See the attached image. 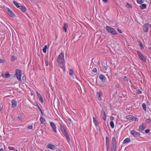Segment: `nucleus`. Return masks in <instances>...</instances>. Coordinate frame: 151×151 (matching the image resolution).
Returning <instances> with one entry per match:
<instances>
[{"label": "nucleus", "mask_w": 151, "mask_h": 151, "mask_svg": "<svg viewBox=\"0 0 151 151\" xmlns=\"http://www.w3.org/2000/svg\"><path fill=\"white\" fill-rule=\"evenodd\" d=\"M148 49L151 51V47H149Z\"/></svg>", "instance_id": "56"}, {"label": "nucleus", "mask_w": 151, "mask_h": 151, "mask_svg": "<svg viewBox=\"0 0 151 151\" xmlns=\"http://www.w3.org/2000/svg\"><path fill=\"white\" fill-rule=\"evenodd\" d=\"M137 53L139 59L144 62L146 61V58L145 57L143 56L139 51H137Z\"/></svg>", "instance_id": "5"}, {"label": "nucleus", "mask_w": 151, "mask_h": 151, "mask_svg": "<svg viewBox=\"0 0 151 151\" xmlns=\"http://www.w3.org/2000/svg\"><path fill=\"white\" fill-rule=\"evenodd\" d=\"M110 125L112 128H114V124L113 122L111 121L110 122Z\"/></svg>", "instance_id": "30"}, {"label": "nucleus", "mask_w": 151, "mask_h": 151, "mask_svg": "<svg viewBox=\"0 0 151 151\" xmlns=\"http://www.w3.org/2000/svg\"><path fill=\"white\" fill-rule=\"evenodd\" d=\"M16 150V151H18V150Z\"/></svg>", "instance_id": "64"}, {"label": "nucleus", "mask_w": 151, "mask_h": 151, "mask_svg": "<svg viewBox=\"0 0 151 151\" xmlns=\"http://www.w3.org/2000/svg\"><path fill=\"white\" fill-rule=\"evenodd\" d=\"M149 27V24L148 23L145 24L143 25V30L145 32H146L148 31Z\"/></svg>", "instance_id": "9"}, {"label": "nucleus", "mask_w": 151, "mask_h": 151, "mask_svg": "<svg viewBox=\"0 0 151 151\" xmlns=\"http://www.w3.org/2000/svg\"><path fill=\"white\" fill-rule=\"evenodd\" d=\"M68 27V24L67 23H65L63 27V29L65 30V32H67V29Z\"/></svg>", "instance_id": "21"}, {"label": "nucleus", "mask_w": 151, "mask_h": 151, "mask_svg": "<svg viewBox=\"0 0 151 151\" xmlns=\"http://www.w3.org/2000/svg\"><path fill=\"white\" fill-rule=\"evenodd\" d=\"M135 120H134V121H138V119L136 117H135V118L134 119Z\"/></svg>", "instance_id": "52"}, {"label": "nucleus", "mask_w": 151, "mask_h": 151, "mask_svg": "<svg viewBox=\"0 0 151 151\" xmlns=\"http://www.w3.org/2000/svg\"><path fill=\"white\" fill-rule=\"evenodd\" d=\"M50 125L53 131L55 133H57L56 127L55 123L52 122H51Z\"/></svg>", "instance_id": "8"}, {"label": "nucleus", "mask_w": 151, "mask_h": 151, "mask_svg": "<svg viewBox=\"0 0 151 151\" xmlns=\"http://www.w3.org/2000/svg\"><path fill=\"white\" fill-rule=\"evenodd\" d=\"M145 127L144 126H143V124H142L139 127V129L141 131H142L144 130L145 129Z\"/></svg>", "instance_id": "20"}, {"label": "nucleus", "mask_w": 151, "mask_h": 151, "mask_svg": "<svg viewBox=\"0 0 151 151\" xmlns=\"http://www.w3.org/2000/svg\"><path fill=\"white\" fill-rule=\"evenodd\" d=\"M116 86H116L117 87H118V86H119V85H116Z\"/></svg>", "instance_id": "62"}, {"label": "nucleus", "mask_w": 151, "mask_h": 151, "mask_svg": "<svg viewBox=\"0 0 151 151\" xmlns=\"http://www.w3.org/2000/svg\"><path fill=\"white\" fill-rule=\"evenodd\" d=\"M123 79L125 81L127 82L128 81V79L127 78L126 76L124 77L123 78Z\"/></svg>", "instance_id": "38"}, {"label": "nucleus", "mask_w": 151, "mask_h": 151, "mask_svg": "<svg viewBox=\"0 0 151 151\" xmlns=\"http://www.w3.org/2000/svg\"><path fill=\"white\" fill-rule=\"evenodd\" d=\"M117 75H118V73H115V74H114V75H115V76H117Z\"/></svg>", "instance_id": "57"}, {"label": "nucleus", "mask_w": 151, "mask_h": 151, "mask_svg": "<svg viewBox=\"0 0 151 151\" xmlns=\"http://www.w3.org/2000/svg\"><path fill=\"white\" fill-rule=\"evenodd\" d=\"M97 69H96V68H94L93 70H92V71L94 72V73H96L97 72Z\"/></svg>", "instance_id": "45"}, {"label": "nucleus", "mask_w": 151, "mask_h": 151, "mask_svg": "<svg viewBox=\"0 0 151 151\" xmlns=\"http://www.w3.org/2000/svg\"><path fill=\"white\" fill-rule=\"evenodd\" d=\"M137 93L138 94H140L142 93V92L139 89L137 91Z\"/></svg>", "instance_id": "42"}, {"label": "nucleus", "mask_w": 151, "mask_h": 151, "mask_svg": "<svg viewBox=\"0 0 151 151\" xmlns=\"http://www.w3.org/2000/svg\"><path fill=\"white\" fill-rule=\"evenodd\" d=\"M47 147L51 150H54L55 148V146L52 144H49L47 145Z\"/></svg>", "instance_id": "13"}, {"label": "nucleus", "mask_w": 151, "mask_h": 151, "mask_svg": "<svg viewBox=\"0 0 151 151\" xmlns=\"http://www.w3.org/2000/svg\"><path fill=\"white\" fill-rule=\"evenodd\" d=\"M132 121H134V120H135V117H134V116H132Z\"/></svg>", "instance_id": "53"}, {"label": "nucleus", "mask_w": 151, "mask_h": 151, "mask_svg": "<svg viewBox=\"0 0 151 151\" xmlns=\"http://www.w3.org/2000/svg\"><path fill=\"white\" fill-rule=\"evenodd\" d=\"M142 108L144 110V111H146V105L145 103H143L142 105Z\"/></svg>", "instance_id": "29"}, {"label": "nucleus", "mask_w": 151, "mask_h": 151, "mask_svg": "<svg viewBox=\"0 0 151 151\" xmlns=\"http://www.w3.org/2000/svg\"><path fill=\"white\" fill-rule=\"evenodd\" d=\"M17 59V58L14 56H12L11 58V60L12 61H14Z\"/></svg>", "instance_id": "32"}, {"label": "nucleus", "mask_w": 151, "mask_h": 151, "mask_svg": "<svg viewBox=\"0 0 151 151\" xmlns=\"http://www.w3.org/2000/svg\"><path fill=\"white\" fill-rule=\"evenodd\" d=\"M141 9H144L146 8L147 7L146 5L145 4H142L140 6Z\"/></svg>", "instance_id": "25"}, {"label": "nucleus", "mask_w": 151, "mask_h": 151, "mask_svg": "<svg viewBox=\"0 0 151 151\" xmlns=\"http://www.w3.org/2000/svg\"><path fill=\"white\" fill-rule=\"evenodd\" d=\"M116 139L115 137H113L112 139L111 149V151H115L116 148Z\"/></svg>", "instance_id": "2"}, {"label": "nucleus", "mask_w": 151, "mask_h": 151, "mask_svg": "<svg viewBox=\"0 0 151 151\" xmlns=\"http://www.w3.org/2000/svg\"><path fill=\"white\" fill-rule=\"evenodd\" d=\"M137 2L139 4H141L144 3V0H137Z\"/></svg>", "instance_id": "31"}, {"label": "nucleus", "mask_w": 151, "mask_h": 151, "mask_svg": "<svg viewBox=\"0 0 151 151\" xmlns=\"http://www.w3.org/2000/svg\"><path fill=\"white\" fill-rule=\"evenodd\" d=\"M73 70L72 69H70L69 71V74L70 75H72L73 74Z\"/></svg>", "instance_id": "33"}, {"label": "nucleus", "mask_w": 151, "mask_h": 151, "mask_svg": "<svg viewBox=\"0 0 151 151\" xmlns=\"http://www.w3.org/2000/svg\"><path fill=\"white\" fill-rule=\"evenodd\" d=\"M5 10L6 12H7L8 14L10 17H15V15L13 12L10 10V9L9 8L6 7Z\"/></svg>", "instance_id": "6"}, {"label": "nucleus", "mask_w": 151, "mask_h": 151, "mask_svg": "<svg viewBox=\"0 0 151 151\" xmlns=\"http://www.w3.org/2000/svg\"><path fill=\"white\" fill-rule=\"evenodd\" d=\"M93 122L95 124V125L96 127L98 125V122L97 121V120L95 119V118L94 117H93Z\"/></svg>", "instance_id": "24"}, {"label": "nucleus", "mask_w": 151, "mask_h": 151, "mask_svg": "<svg viewBox=\"0 0 151 151\" xmlns=\"http://www.w3.org/2000/svg\"><path fill=\"white\" fill-rule=\"evenodd\" d=\"M60 126L61 130L63 133L66 132L65 127L63 124H60Z\"/></svg>", "instance_id": "17"}, {"label": "nucleus", "mask_w": 151, "mask_h": 151, "mask_svg": "<svg viewBox=\"0 0 151 151\" xmlns=\"http://www.w3.org/2000/svg\"><path fill=\"white\" fill-rule=\"evenodd\" d=\"M65 135V136L66 137L67 141L68 142L70 141V138L69 136V135L68 134L67 132H64L63 133Z\"/></svg>", "instance_id": "14"}, {"label": "nucleus", "mask_w": 151, "mask_h": 151, "mask_svg": "<svg viewBox=\"0 0 151 151\" xmlns=\"http://www.w3.org/2000/svg\"><path fill=\"white\" fill-rule=\"evenodd\" d=\"M17 77V80L20 81L21 80V77L22 75V72L19 69H17L16 70V73L15 74Z\"/></svg>", "instance_id": "4"}, {"label": "nucleus", "mask_w": 151, "mask_h": 151, "mask_svg": "<svg viewBox=\"0 0 151 151\" xmlns=\"http://www.w3.org/2000/svg\"><path fill=\"white\" fill-rule=\"evenodd\" d=\"M132 116L131 115L127 116H126V118L127 119L129 120H132Z\"/></svg>", "instance_id": "28"}, {"label": "nucleus", "mask_w": 151, "mask_h": 151, "mask_svg": "<svg viewBox=\"0 0 151 151\" xmlns=\"http://www.w3.org/2000/svg\"><path fill=\"white\" fill-rule=\"evenodd\" d=\"M12 107L14 108L17 105V102L14 100H13L12 101Z\"/></svg>", "instance_id": "18"}, {"label": "nucleus", "mask_w": 151, "mask_h": 151, "mask_svg": "<svg viewBox=\"0 0 151 151\" xmlns=\"http://www.w3.org/2000/svg\"><path fill=\"white\" fill-rule=\"evenodd\" d=\"M1 106H0V111L1 110Z\"/></svg>", "instance_id": "58"}, {"label": "nucleus", "mask_w": 151, "mask_h": 151, "mask_svg": "<svg viewBox=\"0 0 151 151\" xmlns=\"http://www.w3.org/2000/svg\"><path fill=\"white\" fill-rule=\"evenodd\" d=\"M99 78L102 80V81L104 82H105L106 77L105 76L102 75H100L99 76Z\"/></svg>", "instance_id": "15"}, {"label": "nucleus", "mask_w": 151, "mask_h": 151, "mask_svg": "<svg viewBox=\"0 0 151 151\" xmlns=\"http://www.w3.org/2000/svg\"><path fill=\"white\" fill-rule=\"evenodd\" d=\"M42 64H43V61H42Z\"/></svg>", "instance_id": "63"}, {"label": "nucleus", "mask_w": 151, "mask_h": 151, "mask_svg": "<svg viewBox=\"0 0 151 151\" xmlns=\"http://www.w3.org/2000/svg\"><path fill=\"white\" fill-rule=\"evenodd\" d=\"M5 60L3 59H0V63H4Z\"/></svg>", "instance_id": "44"}, {"label": "nucleus", "mask_w": 151, "mask_h": 151, "mask_svg": "<svg viewBox=\"0 0 151 151\" xmlns=\"http://www.w3.org/2000/svg\"><path fill=\"white\" fill-rule=\"evenodd\" d=\"M41 123L42 124H43L44 122L45 121V119H44L41 116L40 118Z\"/></svg>", "instance_id": "26"}, {"label": "nucleus", "mask_w": 151, "mask_h": 151, "mask_svg": "<svg viewBox=\"0 0 151 151\" xmlns=\"http://www.w3.org/2000/svg\"><path fill=\"white\" fill-rule=\"evenodd\" d=\"M102 94V93L101 91L99 92H97L96 93V97L97 98L98 100L99 101H100L101 100V96Z\"/></svg>", "instance_id": "12"}, {"label": "nucleus", "mask_w": 151, "mask_h": 151, "mask_svg": "<svg viewBox=\"0 0 151 151\" xmlns=\"http://www.w3.org/2000/svg\"><path fill=\"white\" fill-rule=\"evenodd\" d=\"M45 64L46 66H47L49 65V63L47 60L46 59L45 61Z\"/></svg>", "instance_id": "36"}, {"label": "nucleus", "mask_w": 151, "mask_h": 151, "mask_svg": "<svg viewBox=\"0 0 151 151\" xmlns=\"http://www.w3.org/2000/svg\"><path fill=\"white\" fill-rule=\"evenodd\" d=\"M110 119L111 120V121H113L114 120V118L113 116H111L110 117Z\"/></svg>", "instance_id": "49"}, {"label": "nucleus", "mask_w": 151, "mask_h": 151, "mask_svg": "<svg viewBox=\"0 0 151 151\" xmlns=\"http://www.w3.org/2000/svg\"><path fill=\"white\" fill-rule=\"evenodd\" d=\"M13 3L14 4L17 6V7L18 8H19L20 7V5H19V4H20V3H19L17 2L16 1H13Z\"/></svg>", "instance_id": "22"}, {"label": "nucleus", "mask_w": 151, "mask_h": 151, "mask_svg": "<svg viewBox=\"0 0 151 151\" xmlns=\"http://www.w3.org/2000/svg\"><path fill=\"white\" fill-rule=\"evenodd\" d=\"M39 99L40 101L42 102V103L43 102V99L42 97L41 96L39 98Z\"/></svg>", "instance_id": "41"}, {"label": "nucleus", "mask_w": 151, "mask_h": 151, "mask_svg": "<svg viewBox=\"0 0 151 151\" xmlns=\"http://www.w3.org/2000/svg\"><path fill=\"white\" fill-rule=\"evenodd\" d=\"M108 0H102L103 2H104L106 3L107 2Z\"/></svg>", "instance_id": "50"}, {"label": "nucleus", "mask_w": 151, "mask_h": 151, "mask_svg": "<svg viewBox=\"0 0 151 151\" xmlns=\"http://www.w3.org/2000/svg\"><path fill=\"white\" fill-rule=\"evenodd\" d=\"M106 29L108 32L113 35H117V32L116 30L110 27L107 26L106 27Z\"/></svg>", "instance_id": "3"}, {"label": "nucleus", "mask_w": 151, "mask_h": 151, "mask_svg": "<svg viewBox=\"0 0 151 151\" xmlns=\"http://www.w3.org/2000/svg\"><path fill=\"white\" fill-rule=\"evenodd\" d=\"M128 8H131L132 7V5L128 3L126 4Z\"/></svg>", "instance_id": "34"}, {"label": "nucleus", "mask_w": 151, "mask_h": 151, "mask_svg": "<svg viewBox=\"0 0 151 151\" xmlns=\"http://www.w3.org/2000/svg\"><path fill=\"white\" fill-rule=\"evenodd\" d=\"M2 77L3 78H8L10 76V74L9 73H6L5 75L4 74H2Z\"/></svg>", "instance_id": "23"}, {"label": "nucleus", "mask_w": 151, "mask_h": 151, "mask_svg": "<svg viewBox=\"0 0 151 151\" xmlns=\"http://www.w3.org/2000/svg\"><path fill=\"white\" fill-rule=\"evenodd\" d=\"M151 121L150 119H148L145 120V122L147 123H149Z\"/></svg>", "instance_id": "35"}, {"label": "nucleus", "mask_w": 151, "mask_h": 151, "mask_svg": "<svg viewBox=\"0 0 151 151\" xmlns=\"http://www.w3.org/2000/svg\"><path fill=\"white\" fill-rule=\"evenodd\" d=\"M37 94L38 97H39V98L42 96L41 94L40 93H38V92H37Z\"/></svg>", "instance_id": "47"}, {"label": "nucleus", "mask_w": 151, "mask_h": 151, "mask_svg": "<svg viewBox=\"0 0 151 151\" xmlns=\"http://www.w3.org/2000/svg\"><path fill=\"white\" fill-rule=\"evenodd\" d=\"M37 108L39 109H40V106L38 104H37Z\"/></svg>", "instance_id": "51"}, {"label": "nucleus", "mask_w": 151, "mask_h": 151, "mask_svg": "<svg viewBox=\"0 0 151 151\" xmlns=\"http://www.w3.org/2000/svg\"><path fill=\"white\" fill-rule=\"evenodd\" d=\"M117 30L120 33H122V31L120 29L118 28L117 29Z\"/></svg>", "instance_id": "48"}, {"label": "nucleus", "mask_w": 151, "mask_h": 151, "mask_svg": "<svg viewBox=\"0 0 151 151\" xmlns=\"http://www.w3.org/2000/svg\"><path fill=\"white\" fill-rule=\"evenodd\" d=\"M139 43L140 44L139 45V46H140V47H141V49H143L144 47H143L142 43L140 42H139Z\"/></svg>", "instance_id": "39"}, {"label": "nucleus", "mask_w": 151, "mask_h": 151, "mask_svg": "<svg viewBox=\"0 0 151 151\" xmlns=\"http://www.w3.org/2000/svg\"><path fill=\"white\" fill-rule=\"evenodd\" d=\"M27 129H32L33 128V127L32 125L29 126L27 127Z\"/></svg>", "instance_id": "40"}, {"label": "nucleus", "mask_w": 151, "mask_h": 151, "mask_svg": "<svg viewBox=\"0 0 151 151\" xmlns=\"http://www.w3.org/2000/svg\"><path fill=\"white\" fill-rule=\"evenodd\" d=\"M116 86H116L117 87H118V86H119V85H116Z\"/></svg>", "instance_id": "61"}, {"label": "nucleus", "mask_w": 151, "mask_h": 151, "mask_svg": "<svg viewBox=\"0 0 151 151\" xmlns=\"http://www.w3.org/2000/svg\"><path fill=\"white\" fill-rule=\"evenodd\" d=\"M18 118L19 119V120H20V121H22V120L23 119L22 118V117H21V116H18Z\"/></svg>", "instance_id": "46"}, {"label": "nucleus", "mask_w": 151, "mask_h": 151, "mask_svg": "<svg viewBox=\"0 0 151 151\" xmlns=\"http://www.w3.org/2000/svg\"><path fill=\"white\" fill-rule=\"evenodd\" d=\"M47 48V45H45L42 49L44 53H45L46 52V50Z\"/></svg>", "instance_id": "27"}, {"label": "nucleus", "mask_w": 151, "mask_h": 151, "mask_svg": "<svg viewBox=\"0 0 151 151\" xmlns=\"http://www.w3.org/2000/svg\"><path fill=\"white\" fill-rule=\"evenodd\" d=\"M40 110V111H41V112L42 113V111L41 109H39Z\"/></svg>", "instance_id": "55"}, {"label": "nucleus", "mask_w": 151, "mask_h": 151, "mask_svg": "<svg viewBox=\"0 0 151 151\" xmlns=\"http://www.w3.org/2000/svg\"><path fill=\"white\" fill-rule=\"evenodd\" d=\"M150 129H146V130H145V133H148L150 132Z\"/></svg>", "instance_id": "43"}, {"label": "nucleus", "mask_w": 151, "mask_h": 151, "mask_svg": "<svg viewBox=\"0 0 151 151\" xmlns=\"http://www.w3.org/2000/svg\"><path fill=\"white\" fill-rule=\"evenodd\" d=\"M9 149L10 150H15V149L13 147H8Z\"/></svg>", "instance_id": "37"}, {"label": "nucleus", "mask_w": 151, "mask_h": 151, "mask_svg": "<svg viewBox=\"0 0 151 151\" xmlns=\"http://www.w3.org/2000/svg\"><path fill=\"white\" fill-rule=\"evenodd\" d=\"M131 134L135 137H139L140 135V134L134 130H132L131 132Z\"/></svg>", "instance_id": "7"}, {"label": "nucleus", "mask_w": 151, "mask_h": 151, "mask_svg": "<svg viewBox=\"0 0 151 151\" xmlns=\"http://www.w3.org/2000/svg\"><path fill=\"white\" fill-rule=\"evenodd\" d=\"M131 141V140L129 138H127L124 140L123 143V144L128 143L130 142Z\"/></svg>", "instance_id": "19"}, {"label": "nucleus", "mask_w": 151, "mask_h": 151, "mask_svg": "<svg viewBox=\"0 0 151 151\" xmlns=\"http://www.w3.org/2000/svg\"><path fill=\"white\" fill-rule=\"evenodd\" d=\"M59 66L61 68H63L64 66V54L63 53H60L58 56L57 60Z\"/></svg>", "instance_id": "1"}, {"label": "nucleus", "mask_w": 151, "mask_h": 151, "mask_svg": "<svg viewBox=\"0 0 151 151\" xmlns=\"http://www.w3.org/2000/svg\"><path fill=\"white\" fill-rule=\"evenodd\" d=\"M20 5H21L20 4ZM19 8L23 12H26L27 9L24 6H23L21 5H20V7Z\"/></svg>", "instance_id": "16"}, {"label": "nucleus", "mask_w": 151, "mask_h": 151, "mask_svg": "<svg viewBox=\"0 0 151 151\" xmlns=\"http://www.w3.org/2000/svg\"><path fill=\"white\" fill-rule=\"evenodd\" d=\"M101 115L103 119L105 121L106 120V116L104 109H102L101 110Z\"/></svg>", "instance_id": "10"}, {"label": "nucleus", "mask_w": 151, "mask_h": 151, "mask_svg": "<svg viewBox=\"0 0 151 151\" xmlns=\"http://www.w3.org/2000/svg\"><path fill=\"white\" fill-rule=\"evenodd\" d=\"M57 151H60V150H59V149H58L57 150Z\"/></svg>", "instance_id": "59"}, {"label": "nucleus", "mask_w": 151, "mask_h": 151, "mask_svg": "<svg viewBox=\"0 0 151 151\" xmlns=\"http://www.w3.org/2000/svg\"><path fill=\"white\" fill-rule=\"evenodd\" d=\"M0 151H4V150L3 148H1L0 149Z\"/></svg>", "instance_id": "54"}, {"label": "nucleus", "mask_w": 151, "mask_h": 151, "mask_svg": "<svg viewBox=\"0 0 151 151\" xmlns=\"http://www.w3.org/2000/svg\"><path fill=\"white\" fill-rule=\"evenodd\" d=\"M109 139L108 137H106V146L107 151H108L109 147Z\"/></svg>", "instance_id": "11"}, {"label": "nucleus", "mask_w": 151, "mask_h": 151, "mask_svg": "<svg viewBox=\"0 0 151 151\" xmlns=\"http://www.w3.org/2000/svg\"><path fill=\"white\" fill-rule=\"evenodd\" d=\"M93 67V66H91V65L90 66V68H92Z\"/></svg>", "instance_id": "60"}]
</instances>
